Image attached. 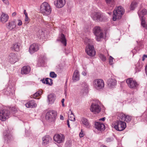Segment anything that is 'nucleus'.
I'll return each mask as SVG.
<instances>
[{
	"mask_svg": "<svg viewBox=\"0 0 147 147\" xmlns=\"http://www.w3.org/2000/svg\"><path fill=\"white\" fill-rule=\"evenodd\" d=\"M67 125H68V127H70V125H69V120H67Z\"/></svg>",
	"mask_w": 147,
	"mask_h": 147,
	"instance_id": "obj_51",
	"label": "nucleus"
},
{
	"mask_svg": "<svg viewBox=\"0 0 147 147\" xmlns=\"http://www.w3.org/2000/svg\"><path fill=\"white\" fill-rule=\"evenodd\" d=\"M16 14V12H14L12 13V16H15Z\"/></svg>",
	"mask_w": 147,
	"mask_h": 147,
	"instance_id": "obj_53",
	"label": "nucleus"
},
{
	"mask_svg": "<svg viewBox=\"0 0 147 147\" xmlns=\"http://www.w3.org/2000/svg\"><path fill=\"white\" fill-rule=\"evenodd\" d=\"M47 98L49 103L52 104L54 103L55 99V96L54 94H51L48 95Z\"/></svg>",
	"mask_w": 147,
	"mask_h": 147,
	"instance_id": "obj_25",
	"label": "nucleus"
},
{
	"mask_svg": "<svg viewBox=\"0 0 147 147\" xmlns=\"http://www.w3.org/2000/svg\"><path fill=\"white\" fill-rule=\"evenodd\" d=\"M90 111L94 114H97L99 113L101 110L100 107L98 103L97 104L93 103L92 104L90 108Z\"/></svg>",
	"mask_w": 147,
	"mask_h": 147,
	"instance_id": "obj_9",
	"label": "nucleus"
},
{
	"mask_svg": "<svg viewBox=\"0 0 147 147\" xmlns=\"http://www.w3.org/2000/svg\"><path fill=\"white\" fill-rule=\"evenodd\" d=\"M126 82L128 86L131 88L135 89L138 86V84L136 81L133 80L132 78L127 79Z\"/></svg>",
	"mask_w": 147,
	"mask_h": 147,
	"instance_id": "obj_11",
	"label": "nucleus"
},
{
	"mask_svg": "<svg viewBox=\"0 0 147 147\" xmlns=\"http://www.w3.org/2000/svg\"><path fill=\"white\" fill-rule=\"evenodd\" d=\"M84 42L85 44H87V45H91L93 42V41L90 39L87 38H86L84 40Z\"/></svg>",
	"mask_w": 147,
	"mask_h": 147,
	"instance_id": "obj_34",
	"label": "nucleus"
},
{
	"mask_svg": "<svg viewBox=\"0 0 147 147\" xmlns=\"http://www.w3.org/2000/svg\"><path fill=\"white\" fill-rule=\"evenodd\" d=\"M24 14H25V16H28V14L26 12L25 10L24 11Z\"/></svg>",
	"mask_w": 147,
	"mask_h": 147,
	"instance_id": "obj_52",
	"label": "nucleus"
},
{
	"mask_svg": "<svg viewBox=\"0 0 147 147\" xmlns=\"http://www.w3.org/2000/svg\"><path fill=\"white\" fill-rule=\"evenodd\" d=\"M10 112L7 110L3 109L0 111V119L2 121H5L9 118Z\"/></svg>",
	"mask_w": 147,
	"mask_h": 147,
	"instance_id": "obj_8",
	"label": "nucleus"
},
{
	"mask_svg": "<svg viewBox=\"0 0 147 147\" xmlns=\"http://www.w3.org/2000/svg\"><path fill=\"white\" fill-rule=\"evenodd\" d=\"M132 117L127 115H125L123 113L121 114L118 117V120H121L123 121H126L127 122L131 121Z\"/></svg>",
	"mask_w": 147,
	"mask_h": 147,
	"instance_id": "obj_12",
	"label": "nucleus"
},
{
	"mask_svg": "<svg viewBox=\"0 0 147 147\" xmlns=\"http://www.w3.org/2000/svg\"><path fill=\"white\" fill-rule=\"evenodd\" d=\"M60 119L62 120H63L64 119L63 117L61 115H60Z\"/></svg>",
	"mask_w": 147,
	"mask_h": 147,
	"instance_id": "obj_49",
	"label": "nucleus"
},
{
	"mask_svg": "<svg viewBox=\"0 0 147 147\" xmlns=\"http://www.w3.org/2000/svg\"><path fill=\"white\" fill-rule=\"evenodd\" d=\"M39 48V45L36 43H33L31 45L29 48V51L31 54H32L38 51Z\"/></svg>",
	"mask_w": 147,
	"mask_h": 147,
	"instance_id": "obj_14",
	"label": "nucleus"
},
{
	"mask_svg": "<svg viewBox=\"0 0 147 147\" xmlns=\"http://www.w3.org/2000/svg\"><path fill=\"white\" fill-rule=\"evenodd\" d=\"M56 116V113L55 111H50L47 113L45 118L46 120L52 122L55 121Z\"/></svg>",
	"mask_w": 147,
	"mask_h": 147,
	"instance_id": "obj_6",
	"label": "nucleus"
},
{
	"mask_svg": "<svg viewBox=\"0 0 147 147\" xmlns=\"http://www.w3.org/2000/svg\"><path fill=\"white\" fill-rule=\"evenodd\" d=\"M82 74L84 76H86V72L85 71H83L82 72Z\"/></svg>",
	"mask_w": 147,
	"mask_h": 147,
	"instance_id": "obj_50",
	"label": "nucleus"
},
{
	"mask_svg": "<svg viewBox=\"0 0 147 147\" xmlns=\"http://www.w3.org/2000/svg\"><path fill=\"white\" fill-rule=\"evenodd\" d=\"M54 140L58 143L63 142L64 140V136L62 134L55 135L53 137Z\"/></svg>",
	"mask_w": 147,
	"mask_h": 147,
	"instance_id": "obj_13",
	"label": "nucleus"
},
{
	"mask_svg": "<svg viewBox=\"0 0 147 147\" xmlns=\"http://www.w3.org/2000/svg\"><path fill=\"white\" fill-rule=\"evenodd\" d=\"M42 144L44 145L47 144L50 140H51V138L49 136L44 137L42 138Z\"/></svg>",
	"mask_w": 147,
	"mask_h": 147,
	"instance_id": "obj_28",
	"label": "nucleus"
},
{
	"mask_svg": "<svg viewBox=\"0 0 147 147\" xmlns=\"http://www.w3.org/2000/svg\"><path fill=\"white\" fill-rule=\"evenodd\" d=\"M137 6V3L135 1H133L131 3L130 7V9L131 10H133L136 8Z\"/></svg>",
	"mask_w": 147,
	"mask_h": 147,
	"instance_id": "obj_33",
	"label": "nucleus"
},
{
	"mask_svg": "<svg viewBox=\"0 0 147 147\" xmlns=\"http://www.w3.org/2000/svg\"><path fill=\"white\" fill-rule=\"evenodd\" d=\"M3 1L4 3L5 4L9 5V1L7 0H2Z\"/></svg>",
	"mask_w": 147,
	"mask_h": 147,
	"instance_id": "obj_45",
	"label": "nucleus"
},
{
	"mask_svg": "<svg viewBox=\"0 0 147 147\" xmlns=\"http://www.w3.org/2000/svg\"><path fill=\"white\" fill-rule=\"evenodd\" d=\"M30 67L28 65L25 66L21 69V73L22 75L28 74L30 71Z\"/></svg>",
	"mask_w": 147,
	"mask_h": 147,
	"instance_id": "obj_20",
	"label": "nucleus"
},
{
	"mask_svg": "<svg viewBox=\"0 0 147 147\" xmlns=\"http://www.w3.org/2000/svg\"><path fill=\"white\" fill-rule=\"evenodd\" d=\"M138 15L141 20V25L143 27L147 29V22H145V19L144 17V16L147 14V10L144 9L142 10H140L138 12Z\"/></svg>",
	"mask_w": 147,
	"mask_h": 147,
	"instance_id": "obj_4",
	"label": "nucleus"
},
{
	"mask_svg": "<svg viewBox=\"0 0 147 147\" xmlns=\"http://www.w3.org/2000/svg\"><path fill=\"white\" fill-rule=\"evenodd\" d=\"M85 51L87 54L91 56H94L96 54L93 45L87 46L86 47Z\"/></svg>",
	"mask_w": 147,
	"mask_h": 147,
	"instance_id": "obj_10",
	"label": "nucleus"
},
{
	"mask_svg": "<svg viewBox=\"0 0 147 147\" xmlns=\"http://www.w3.org/2000/svg\"><path fill=\"white\" fill-rule=\"evenodd\" d=\"M93 84L94 88L98 90L103 88L105 85L103 80L101 79H96L94 80Z\"/></svg>",
	"mask_w": 147,
	"mask_h": 147,
	"instance_id": "obj_5",
	"label": "nucleus"
},
{
	"mask_svg": "<svg viewBox=\"0 0 147 147\" xmlns=\"http://www.w3.org/2000/svg\"><path fill=\"white\" fill-rule=\"evenodd\" d=\"M99 57L102 61H106V57L103 55L101 54H100L99 55Z\"/></svg>",
	"mask_w": 147,
	"mask_h": 147,
	"instance_id": "obj_38",
	"label": "nucleus"
},
{
	"mask_svg": "<svg viewBox=\"0 0 147 147\" xmlns=\"http://www.w3.org/2000/svg\"><path fill=\"white\" fill-rule=\"evenodd\" d=\"M142 67V65H140L139 63H137L136 67V72H138L140 71Z\"/></svg>",
	"mask_w": 147,
	"mask_h": 147,
	"instance_id": "obj_37",
	"label": "nucleus"
},
{
	"mask_svg": "<svg viewBox=\"0 0 147 147\" xmlns=\"http://www.w3.org/2000/svg\"><path fill=\"white\" fill-rule=\"evenodd\" d=\"M64 98H63L62 99L61 102L62 103H64Z\"/></svg>",
	"mask_w": 147,
	"mask_h": 147,
	"instance_id": "obj_54",
	"label": "nucleus"
},
{
	"mask_svg": "<svg viewBox=\"0 0 147 147\" xmlns=\"http://www.w3.org/2000/svg\"><path fill=\"white\" fill-rule=\"evenodd\" d=\"M42 92L41 91H39L36 92L34 94L32 95H31V97L33 98H36V97L38 96L39 95L41 94Z\"/></svg>",
	"mask_w": 147,
	"mask_h": 147,
	"instance_id": "obj_36",
	"label": "nucleus"
},
{
	"mask_svg": "<svg viewBox=\"0 0 147 147\" xmlns=\"http://www.w3.org/2000/svg\"><path fill=\"white\" fill-rule=\"evenodd\" d=\"M20 43L15 42L13 44L11 48L14 51H18L20 50Z\"/></svg>",
	"mask_w": 147,
	"mask_h": 147,
	"instance_id": "obj_29",
	"label": "nucleus"
},
{
	"mask_svg": "<svg viewBox=\"0 0 147 147\" xmlns=\"http://www.w3.org/2000/svg\"><path fill=\"white\" fill-rule=\"evenodd\" d=\"M53 80L49 78H46L45 80L43 79L42 80V82L44 84H49L50 85H52Z\"/></svg>",
	"mask_w": 147,
	"mask_h": 147,
	"instance_id": "obj_31",
	"label": "nucleus"
},
{
	"mask_svg": "<svg viewBox=\"0 0 147 147\" xmlns=\"http://www.w3.org/2000/svg\"><path fill=\"white\" fill-rule=\"evenodd\" d=\"M11 112L13 113H16L17 111V109L14 107H12L11 109Z\"/></svg>",
	"mask_w": 147,
	"mask_h": 147,
	"instance_id": "obj_42",
	"label": "nucleus"
},
{
	"mask_svg": "<svg viewBox=\"0 0 147 147\" xmlns=\"http://www.w3.org/2000/svg\"><path fill=\"white\" fill-rule=\"evenodd\" d=\"M81 121L85 127L87 128H89L90 127L89 123L87 119L83 117L81 119Z\"/></svg>",
	"mask_w": 147,
	"mask_h": 147,
	"instance_id": "obj_30",
	"label": "nucleus"
},
{
	"mask_svg": "<svg viewBox=\"0 0 147 147\" xmlns=\"http://www.w3.org/2000/svg\"><path fill=\"white\" fill-rule=\"evenodd\" d=\"M124 11V9L121 6L115 8L113 11V20L115 21L117 19H120Z\"/></svg>",
	"mask_w": 147,
	"mask_h": 147,
	"instance_id": "obj_1",
	"label": "nucleus"
},
{
	"mask_svg": "<svg viewBox=\"0 0 147 147\" xmlns=\"http://www.w3.org/2000/svg\"><path fill=\"white\" fill-rule=\"evenodd\" d=\"M65 0H57L54 2V5L58 8H62L65 5Z\"/></svg>",
	"mask_w": 147,
	"mask_h": 147,
	"instance_id": "obj_15",
	"label": "nucleus"
},
{
	"mask_svg": "<svg viewBox=\"0 0 147 147\" xmlns=\"http://www.w3.org/2000/svg\"><path fill=\"white\" fill-rule=\"evenodd\" d=\"M8 58L10 62L12 64L15 63L18 60L16 55L13 53H11L9 55Z\"/></svg>",
	"mask_w": 147,
	"mask_h": 147,
	"instance_id": "obj_16",
	"label": "nucleus"
},
{
	"mask_svg": "<svg viewBox=\"0 0 147 147\" xmlns=\"http://www.w3.org/2000/svg\"><path fill=\"white\" fill-rule=\"evenodd\" d=\"M51 8L47 2L42 3L40 6V11L44 15L47 16L51 13Z\"/></svg>",
	"mask_w": 147,
	"mask_h": 147,
	"instance_id": "obj_2",
	"label": "nucleus"
},
{
	"mask_svg": "<svg viewBox=\"0 0 147 147\" xmlns=\"http://www.w3.org/2000/svg\"><path fill=\"white\" fill-rule=\"evenodd\" d=\"M113 138H108L106 139V141L107 142H109L113 141Z\"/></svg>",
	"mask_w": 147,
	"mask_h": 147,
	"instance_id": "obj_41",
	"label": "nucleus"
},
{
	"mask_svg": "<svg viewBox=\"0 0 147 147\" xmlns=\"http://www.w3.org/2000/svg\"><path fill=\"white\" fill-rule=\"evenodd\" d=\"M18 23L17 24L18 26H20L22 25V21L20 20H18Z\"/></svg>",
	"mask_w": 147,
	"mask_h": 147,
	"instance_id": "obj_44",
	"label": "nucleus"
},
{
	"mask_svg": "<svg viewBox=\"0 0 147 147\" xmlns=\"http://www.w3.org/2000/svg\"><path fill=\"white\" fill-rule=\"evenodd\" d=\"M84 136V134H83V132L82 131V130H81V132L79 134V136L80 137H82Z\"/></svg>",
	"mask_w": 147,
	"mask_h": 147,
	"instance_id": "obj_46",
	"label": "nucleus"
},
{
	"mask_svg": "<svg viewBox=\"0 0 147 147\" xmlns=\"http://www.w3.org/2000/svg\"><path fill=\"white\" fill-rule=\"evenodd\" d=\"M57 40L61 42L64 46H66L67 40L65 36L63 34L61 33V34L59 35Z\"/></svg>",
	"mask_w": 147,
	"mask_h": 147,
	"instance_id": "obj_19",
	"label": "nucleus"
},
{
	"mask_svg": "<svg viewBox=\"0 0 147 147\" xmlns=\"http://www.w3.org/2000/svg\"><path fill=\"white\" fill-rule=\"evenodd\" d=\"M16 27L15 21H13L8 23V25L7 26V28L10 30H12Z\"/></svg>",
	"mask_w": 147,
	"mask_h": 147,
	"instance_id": "obj_26",
	"label": "nucleus"
},
{
	"mask_svg": "<svg viewBox=\"0 0 147 147\" xmlns=\"http://www.w3.org/2000/svg\"><path fill=\"white\" fill-rule=\"evenodd\" d=\"M91 16L94 20L97 21H100L101 17V13L99 12H94L92 13Z\"/></svg>",
	"mask_w": 147,
	"mask_h": 147,
	"instance_id": "obj_17",
	"label": "nucleus"
},
{
	"mask_svg": "<svg viewBox=\"0 0 147 147\" xmlns=\"http://www.w3.org/2000/svg\"><path fill=\"white\" fill-rule=\"evenodd\" d=\"M106 3L111 7L114 6L115 4L114 0H105Z\"/></svg>",
	"mask_w": 147,
	"mask_h": 147,
	"instance_id": "obj_35",
	"label": "nucleus"
},
{
	"mask_svg": "<svg viewBox=\"0 0 147 147\" xmlns=\"http://www.w3.org/2000/svg\"><path fill=\"white\" fill-rule=\"evenodd\" d=\"M94 33L96 36V38L98 41L103 37V34L101 31L100 28L98 26L95 27L94 29Z\"/></svg>",
	"mask_w": 147,
	"mask_h": 147,
	"instance_id": "obj_7",
	"label": "nucleus"
},
{
	"mask_svg": "<svg viewBox=\"0 0 147 147\" xmlns=\"http://www.w3.org/2000/svg\"><path fill=\"white\" fill-rule=\"evenodd\" d=\"M145 58H147V55H144L142 57V61H144V60Z\"/></svg>",
	"mask_w": 147,
	"mask_h": 147,
	"instance_id": "obj_47",
	"label": "nucleus"
},
{
	"mask_svg": "<svg viewBox=\"0 0 147 147\" xmlns=\"http://www.w3.org/2000/svg\"><path fill=\"white\" fill-rule=\"evenodd\" d=\"M50 76L52 78H55L57 76V75L54 72H51L50 73Z\"/></svg>",
	"mask_w": 147,
	"mask_h": 147,
	"instance_id": "obj_39",
	"label": "nucleus"
},
{
	"mask_svg": "<svg viewBox=\"0 0 147 147\" xmlns=\"http://www.w3.org/2000/svg\"><path fill=\"white\" fill-rule=\"evenodd\" d=\"M121 120H119L114 124V128L116 130L121 131L124 130L126 127V124Z\"/></svg>",
	"mask_w": 147,
	"mask_h": 147,
	"instance_id": "obj_3",
	"label": "nucleus"
},
{
	"mask_svg": "<svg viewBox=\"0 0 147 147\" xmlns=\"http://www.w3.org/2000/svg\"><path fill=\"white\" fill-rule=\"evenodd\" d=\"M27 108H33L36 107L37 104L34 100H31L26 103L25 105Z\"/></svg>",
	"mask_w": 147,
	"mask_h": 147,
	"instance_id": "obj_23",
	"label": "nucleus"
},
{
	"mask_svg": "<svg viewBox=\"0 0 147 147\" xmlns=\"http://www.w3.org/2000/svg\"><path fill=\"white\" fill-rule=\"evenodd\" d=\"M95 127L96 129L100 131H103L105 129V125L103 123H100L99 122H95Z\"/></svg>",
	"mask_w": 147,
	"mask_h": 147,
	"instance_id": "obj_21",
	"label": "nucleus"
},
{
	"mask_svg": "<svg viewBox=\"0 0 147 147\" xmlns=\"http://www.w3.org/2000/svg\"><path fill=\"white\" fill-rule=\"evenodd\" d=\"M62 105L63 107H64V103H62Z\"/></svg>",
	"mask_w": 147,
	"mask_h": 147,
	"instance_id": "obj_55",
	"label": "nucleus"
},
{
	"mask_svg": "<svg viewBox=\"0 0 147 147\" xmlns=\"http://www.w3.org/2000/svg\"><path fill=\"white\" fill-rule=\"evenodd\" d=\"M72 79L74 81L76 82L79 80L80 79V75L78 71L76 70L73 74Z\"/></svg>",
	"mask_w": 147,
	"mask_h": 147,
	"instance_id": "obj_24",
	"label": "nucleus"
},
{
	"mask_svg": "<svg viewBox=\"0 0 147 147\" xmlns=\"http://www.w3.org/2000/svg\"><path fill=\"white\" fill-rule=\"evenodd\" d=\"M9 19L8 15L2 12L1 15V20L3 23L6 22Z\"/></svg>",
	"mask_w": 147,
	"mask_h": 147,
	"instance_id": "obj_27",
	"label": "nucleus"
},
{
	"mask_svg": "<svg viewBox=\"0 0 147 147\" xmlns=\"http://www.w3.org/2000/svg\"><path fill=\"white\" fill-rule=\"evenodd\" d=\"M69 111L70 112H69V113H70L69 114H68L69 119L71 121H74L75 119L74 116L70 109Z\"/></svg>",
	"mask_w": 147,
	"mask_h": 147,
	"instance_id": "obj_32",
	"label": "nucleus"
},
{
	"mask_svg": "<svg viewBox=\"0 0 147 147\" xmlns=\"http://www.w3.org/2000/svg\"><path fill=\"white\" fill-rule=\"evenodd\" d=\"M107 83L108 87L111 88L116 85L117 81L114 79H109L107 80Z\"/></svg>",
	"mask_w": 147,
	"mask_h": 147,
	"instance_id": "obj_22",
	"label": "nucleus"
},
{
	"mask_svg": "<svg viewBox=\"0 0 147 147\" xmlns=\"http://www.w3.org/2000/svg\"><path fill=\"white\" fill-rule=\"evenodd\" d=\"M113 58L111 56H110V58L109 59V63L111 65L113 64Z\"/></svg>",
	"mask_w": 147,
	"mask_h": 147,
	"instance_id": "obj_40",
	"label": "nucleus"
},
{
	"mask_svg": "<svg viewBox=\"0 0 147 147\" xmlns=\"http://www.w3.org/2000/svg\"><path fill=\"white\" fill-rule=\"evenodd\" d=\"M29 20V18H28V16H26L25 18V21L26 22V23H28V21Z\"/></svg>",
	"mask_w": 147,
	"mask_h": 147,
	"instance_id": "obj_43",
	"label": "nucleus"
},
{
	"mask_svg": "<svg viewBox=\"0 0 147 147\" xmlns=\"http://www.w3.org/2000/svg\"><path fill=\"white\" fill-rule=\"evenodd\" d=\"M3 134L5 139L7 141H10L13 139L12 136L10 133L9 130L5 131Z\"/></svg>",
	"mask_w": 147,
	"mask_h": 147,
	"instance_id": "obj_18",
	"label": "nucleus"
},
{
	"mask_svg": "<svg viewBox=\"0 0 147 147\" xmlns=\"http://www.w3.org/2000/svg\"><path fill=\"white\" fill-rule=\"evenodd\" d=\"M105 119V117H103L102 118L100 119H99V121H104Z\"/></svg>",
	"mask_w": 147,
	"mask_h": 147,
	"instance_id": "obj_48",
	"label": "nucleus"
}]
</instances>
